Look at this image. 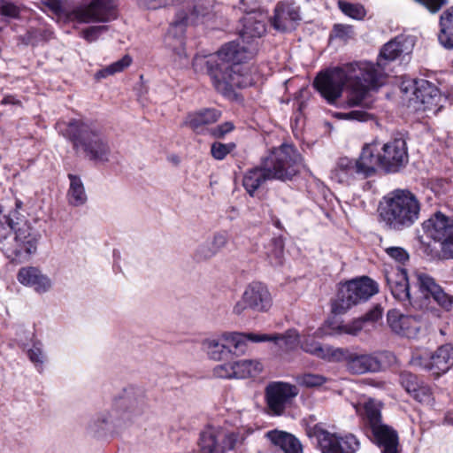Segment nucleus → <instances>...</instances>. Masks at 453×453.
<instances>
[{
	"mask_svg": "<svg viewBox=\"0 0 453 453\" xmlns=\"http://www.w3.org/2000/svg\"><path fill=\"white\" fill-rule=\"evenodd\" d=\"M208 13V12H205L203 10H200L199 6H195L194 12H192L191 16H205Z\"/></svg>",
	"mask_w": 453,
	"mask_h": 453,
	"instance_id": "052dcab7",
	"label": "nucleus"
},
{
	"mask_svg": "<svg viewBox=\"0 0 453 453\" xmlns=\"http://www.w3.org/2000/svg\"><path fill=\"white\" fill-rule=\"evenodd\" d=\"M267 17L261 12L247 13L242 19V27L239 32L243 43L251 44L256 38L265 33ZM257 52L253 45L241 46L238 42H231L225 44L217 53L208 58L196 57L193 66L196 69L206 65L213 86L225 96H232L236 88H246L252 84L251 76L246 72L241 63L251 58Z\"/></svg>",
	"mask_w": 453,
	"mask_h": 453,
	"instance_id": "f257e3e1",
	"label": "nucleus"
},
{
	"mask_svg": "<svg viewBox=\"0 0 453 453\" xmlns=\"http://www.w3.org/2000/svg\"><path fill=\"white\" fill-rule=\"evenodd\" d=\"M273 305V297L268 288L262 282L255 281L247 286L242 298L233 307L235 315H241L250 309L257 312H266Z\"/></svg>",
	"mask_w": 453,
	"mask_h": 453,
	"instance_id": "ddd939ff",
	"label": "nucleus"
},
{
	"mask_svg": "<svg viewBox=\"0 0 453 453\" xmlns=\"http://www.w3.org/2000/svg\"><path fill=\"white\" fill-rule=\"evenodd\" d=\"M381 316L382 310L380 307H375L368 311L364 317L354 319L348 324L339 326L338 333L357 335L365 328V324L375 323L381 318Z\"/></svg>",
	"mask_w": 453,
	"mask_h": 453,
	"instance_id": "473e14b6",
	"label": "nucleus"
},
{
	"mask_svg": "<svg viewBox=\"0 0 453 453\" xmlns=\"http://www.w3.org/2000/svg\"><path fill=\"white\" fill-rule=\"evenodd\" d=\"M343 352L340 360H346L347 369L353 374L377 372L381 369V363L375 355L349 353L344 349Z\"/></svg>",
	"mask_w": 453,
	"mask_h": 453,
	"instance_id": "5701e85b",
	"label": "nucleus"
},
{
	"mask_svg": "<svg viewBox=\"0 0 453 453\" xmlns=\"http://www.w3.org/2000/svg\"><path fill=\"white\" fill-rule=\"evenodd\" d=\"M360 175L369 177L382 169V152L378 142L365 145L357 159Z\"/></svg>",
	"mask_w": 453,
	"mask_h": 453,
	"instance_id": "393cba45",
	"label": "nucleus"
},
{
	"mask_svg": "<svg viewBox=\"0 0 453 453\" xmlns=\"http://www.w3.org/2000/svg\"><path fill=\"white\" fill-rule=\"evenodd\" d=\"M220 111L216 109H203L190 112L187 115L184 125L197 134H203L210 129L208 126L217 122L220 118Z\"/></svg>",
	"mask_w": 453,
	"mask_h": 453,
	"instance_id": "c85d7f7f",
	"label": "nucleus"
},
{
	"mask_svg": "<svg viewBox=\"0 0 453 453\" xmlns=\"http://www.w3.org/2000/svg\"><path fill=\"white\" fill-rule=\"evenodd\" d=\"M384 251L389 257L400 264H404L410 257L409 253L399 246H385Z\"/></svg>",
	"mask_w": 453,
	"mask_h": 453,
	"instance_id": "8fccbe9b",
	"label": "nucleus"
},
{
	"mask_svg": "<svg viewBox=\"0 0 453 453\" xmlns=\"http://www.w3.org/2000/svg\"><path fill=\"white\" fill-rule=\"evenodd\" d=\"M380 208L381 220L391 229L411 226L419 217L420 203L408 189H395L384 197Z\"/></svg>",
	"mask_w": 453,
	"mask_h": 453,
	"instance_id": "423d86ee",
	"label": "nucleus"
},
{
	"mask_svg": "<svg viewBox=\"0 0 453 453\" xmlns=\"http://www.w3.org/2000/svg\"><path fill=\"white\" fill-rule=\"evenodd\" d=\"M375 441L383 447V453H398V436L395 431L387 434L381 438H375Z\"/></svg>",
	"mask_w": 453,
	"mask_h": 453,
	"instance_id": "37998d69",
	"label": "nucleus"
},
{
	"mask_svg": "<svg viewBox=\"0 0 453 453\" xmlns=\"http://www.w3.org/2000/svg\"><path fill=\"white\" fill-rule=\"evenodd\" d=\"M3 104H12V98L10 96H6L2 101Z\"/></svg>",
	"mask_w": 453,
	"mask_h": 453,
	"instance_id": "e2e57ef3",
	"label": "nucleus"
},
{
	"mask_svg": "<svg viewBox=\"0 0 453 453\" xmlns=\"http://www.w3.org/2000/svg\"><path fill=\"white\" fill-rule=\"evenodd\" d=\"M228 239L229 236L226 231L215 233L211 240L196 249L195 253L196 259L200 261L211 259L227 245Z\"/></svg>",
	"mask_w": 453,
	"mask_h": 453,
	"instance_id": "7c9ffc66",
	"label": "nucleus"
},
{
	"mask_svg": "<svg viewBox=\"0 0 453 453\" xmlns=\"http://www.w3.org/2000/svg\"><path fill=\"white\" fill-rule=\"evenodd\" d=\"M0 13L9 18H16L19 13V10L12 3L1 1Z\"/></svg>",
	"mask_w": 453,
	"mask_h": 453,
	"instance_id": "6e6d98bb",
	"label": "nucleus"
},
{
	"mask_svg": "<svg viewBox=\"0 0 453 453\" xmlns=\"http://www.w3.org/2000/svg\"><path fill=\"white\" fill-rule=\"evenodd\" d=\"M65 134L78 151L90 160L104 163L109 160L111 150L104 135L92 124L81 119L71 120Z\"/></svg>",
	"mask_w": 453,
	"mask_h": 453,
	"instance_id": "0eeeda50",
	"label": "nucleus"
},
{
	"mask_svg": "<svg viewBox=\"0 0 453 453\" xmlns=\"http://www.w3.org/2000/svg\"><path fill=\"white\" fill-rule=\"evenodd\" d=\"M140 4L148 9L156 10L175 4L178 0H139Z\"/></svg>",
	"mask_w": 453,
	"mask_h": 453,
	"instance_id": "5fc2aeb1",
	"label": "nucleus"
},
{
	"mask_svg": "<svg viewBox=\"0 0 453 453\" xmlns=\"http://www.w3.org/2000/svg\"><path fill=\"white\" fill-rule=\"evenodd\" d=\"M235 148V144L233 142L230 143H222V142H213L211 147V156L217 160L224 159Z\"/></svg>",
	"mask_w": 453,
	"mask_h": 453,
	"instance_id": "09e8293b",
	"label": "nucleus"
},
{
	"mask_svg": "<svg viewBox=\"0 0 453 453\" xmlns=\"http://www.w3.org/2000/svg\"><path fill=\"white\" fill-rule=\"evenodd\" d=\"M15 205H16V209H15L14 211H11V212H10V214H9L8 216H10V215H15V217H17V218L20 219L21 220H23V221H26V222L29 223L27 220H26V219H24V217H19V216L18 215V210H19V209L22 207V202H21V201H19V200H16V202H15Z\"/></svg>",
	"mask_w": 453,
	"mask_h": 453,
	"instance_id": "bf43d9fd",
	"label": "nucleus"
},
{
	"mask_svg": "<svg viewBox=\"0 0 453 453\" xmlns=\"http://www.w3.org/2000/svg\"><path fill=\"white\" fill-rule=\"evenodd\" d=\"M300 153L290 144H281L261 159L260 165L246 172L242 185L251 196L266 181L291 180L302 165Z\"/></svg>",
	"mask_w": 453,
	"mask_h": 453,
	"instance_id": "20e7f679",
	"label": "nucleus"
},
{
	"mask_svg": "<svg viewBox=\"0 0 453 453\" xmlns=\"http://www.w3.org/2000/svg\"><path fill=\"white\" fill-rule=\"evenodd\" d=\"M382 152V170L387 173H396L404 167L409 156L406 142L403 139H395L380 147Z\"/></svg>",
	"mask_w": 453,
	"mask_h": 453,
	"instance_id": "6ab92c4d",
	"label": "nucleus"
},
{
	"mask_svg": "<svg viewBox=\"0 0 453 453\" xmlns=\"http://www.w3.org/2000/svg\"><path fill=\"white\" fill-rule=\"evenodd\" d=\"M296 386L284 381H272L265 388L267 412L272 416H281L298 395Z\"/></svg>",
	"mask_w": 453,
	"mask_h": 453,
	"instance_id": "f8f14e48",
	"label": "nucleus"
},
{
	"mask_svg": "<svg viewBox=\"0 0 453 453\" xmlns=\"http://www.w3.org/2000/svg\"><path fill=\"white\" fill-rule=\"evenodd\" d=\"M314 435L322 453H356L360 446L353 434L340 436L319 426L314 427Z\"/></svg>",
	"mask_w": 453,
	"mask_h": 453,
	"instance_id": "dca6fc26",
	"label": "nucleus"
},
{
	"mask_svg": "<svg viewBox=\"0 0 453 453\" xmlns=\"http://www.w3.org/2000/svg\"><path fill=\"white\" fill-rule=\"evenodd\" d=\"M387 317L388 326L394 333L408 338L418 335L421 323L417 317L404 315L396 310L389 311Z\"/></svg>",
	"mask_w": 453,
	"mask_h": 453,
	"instance_id": "4be33fe9",
	"label": "nucleus"
},
{
	"mask_svg": "<svg viewBox=\"0 0 453 453\" xmlns=\"http://www.w3.org/2000/svg\"><path fill=\"white\" fill-rule=\"evenodd\" d=\"M73 18L79 22H108L116 18L112 0H82L73 11Z\"/></svg>",
	"mask_w": 453,
	"mask_h": 453,
	"instance_id": "2eb2a0df",
	"label": "nucleus"
},
{
	"mask_svg": "<svg viewBox=\"0 0 453 453\" xmlns=\"http://www.w3.org/2000/svg\"><path fill=\"white\" fill-rule=\"evenodd\" d=\"M381 403L373 399H369L364 404L365 418L374 439L381 438V436L395 431L381 423Z\"/></svg>",
	"mask_w": 453,
	"mask_h": 453,
	"instance_id": "a878e982",
	"label": "nucleus"
},
{
	"mask_svg": "<svg viewBox=\"0 0 453 453\" xmlns=\"http://www.w3.org/2000/svg\"><path fill=\"white\" fill-rule=\"evenodd\" d=\"M21 285L33 288L38 294L49 292L52 288L51 279L37 266H23L17 273Z\"/></svg>",
	"mask_w": 453,
	"mask_h": 453,
	"instance_id": "412c9836",
	"label": "nucleus"
},
{
	"mask_svg": "<svg viewBox=\"0 0 453 453\" xmlns=\"http://www.w3.org/2000/svg\"><path fill=\"white\" fill-rule=\"evenodd\" d=\"M334 117L338 119L366 122L372 119V115L365 110H353L349 112H335Z\"/></svg>",
	"mask_w": 453,
	"mask_h": 453,
	"instance_id": "c03bdc74",
	"label": "nucleus"
},
{
	"mask_svg": "<svg viewBox=\"0 0 453 453\" xmlns=\"http://www.w3.org/2000/svg\"><path fill=\"white\" fill-rule=\"evenodd\" d=\"M68 178L70 180V186L66 196L68 203L75 207L85 204L88 196L81 180L73 174H69Z\"/></svg>",
	"mask_w": 453,
	"mask_h": 453,
	"instance_id": "f704fd0d",
	"label": "nucleus"
},
{
	"mask_svg": "<svg viewBox=\"0 0 453 453\" xmlns=\"http://www.w3.org/2000/svg\"><path fill=\"white\" fill-rule=\"evenodd\" d=\"M355 174H360L357 160L348 157L340 158L333 171L334 178L339 182H345Z\"/></svg>",
	"mask_w": 453,
	"mask_h": 453,
	"instance_id": "4c0bfd02",
	"label": "nucleus"
},
{
	"mask_svg": "<svg viewBox=\"0 0 453 453\" xmlns=\"http://www.w3.org/2000/svg\"><path fill=\"white\" fill-rule=\"evenodd\" d=\"M214 377L225 380H234V361L217 365L212 369Z\"/></svg>",
	"mask_w": 453,
	"mask_h": 453,
	"instance_id": "de8ad7c7",
	"label": "nucleus"
},
{
	"mask_svg": "<svg viewBox=\"0 0 453 453\" xmlns=\"http://www.w3.org/2000/svg\"><path fill=\"white\" fill-rule=\"evenodd\" d=\"M411 396L420 403L428 406H432L434 402L431 388L424 383L418 385L416 391L411 394Z\"/></svg>",
	"mask_w": 453,
	"mask_h": 453,
	"instance_id": "a18cd8bd",
	"label": "nucleus"
},
{
	"mask_svg": "<svg viewBox=\"0 0 453 453\" xmlns=\"http://www.w3.org/2000/svg\"><path fill=\"white\" fill-rule=\"evenodd\" d=\"M377 292V283L368 277L349 280L340 288L332 311L335 314H343L352 306L367 301Z\"/></svg>",
	"mask_w": 453,
	"mask_h": 453,
	"instance_id": "6e6552de",
	"label": "nucleus"
},
{
	"mask_svg": "<svg viewBox=\"0 0 453 453\" xmlns=\"http://www.w3.org/2000/svg\"><path fill=\"white\" fill-rule=\"evenodd\" d=\"M400 381L402 386L411 395L420 384L418 378L410 372H403L400 376Z\"/></svg>",
	"mask_w": 453,
	"mask_h": 453,
	"instance_id": "3c124183",
	"label": "nucleus"
},
{
	"mask_svg": "<svg viewBox=\"0 0 453 453\" xmlns=\"http://www.w3.org/2000/svg\"><path fill=\"white\" fill-rule=\"evenodd\" d=\"M27 357L37 371L42 372L43 370L46 356L43 352V346L42 342H35L32 347L27 349Z\"/></svg>",
	"mask_w": 453,
	"mask_h": 453,
	"instance_id": "a19ab883",
	"label": "nucleus"
},
{
	"mask_svg": "<svg viewBox=\"0 0 453 453\" xmlns=\"http://www.w3.org/2000/svg\"><path fill=\"white\" fill-rule=\"evenodd\" d=\"M299 345L303 351L327 361H339L344 356L342 349L322 346L319 342L310 337L303 341L300 340Z\"/></svg>",
	"mask_w": 453,
	"mask_h": 453,
	"instance_id": "c756f323",
	"label": "nucleus"
},
{
	"mask_svg": "<svg viewBox=\"0 0 453 453\" xmlns=\"http://www.w3.org/2000/svg\"><path fill=\"white\" fill-rule=\"evenodd\" d=\"M411 101L417 111L436 113L441 108L440 90L426 80L416 81Z\"/></svg>",
	"mask_w": 453,
	"mask_h": 453,
	"instance_id": "f3484780",
	"label": "nucleus"
},
{
	"mask_svg": "<svg viewBox=\"0 0 453 453\" xmlns=\"http://www.w3.org/2000/svg\"><path fill=\"white\" fill-rule=\"evenodd\" d=\"M315 334H316V336H318V337H319V336H320V334L319 333V331L315 332Z\"/></svg>",
	"mask_w": 453,
	"mask_h": 453,
	"instance_id": "0e129e2a",
	"label": "nucleus"
},
{
	"mask_svg": "<svg viewBox=\"0 0 453 453\" xmlns=\"http://www.w3.org/2000/svg\"><path fill=\"white\" fill-rule=\"evenodd\" d=\"M132 62L129 56L126 55L121 59L111 64L104 69H101L96 73V79L106 78L109 75H113L117 73L122 72L125 68L128 67Z\"/></svg>",
	"mask_w": 453,
	"mask_h": 453,
	"instance_id": "ea45409f",
	"label": "nucleus"
},
{
	"mask_svg": "<svg viewBox=\"0 0 453 453\" xmlns=\"http://www.w3.org/2000/svg\"><path fill=\"white\" fill-rule=\"evenodd\" d=\"M338 6L345 15L354 19H363L366 14L364 6L358 4H350L343 1H339Z\"/></svg>",
	"mask_w": 453,
	"mask_h": 453,
	"instance_id": "79ce46f5",
	"label": "nucleus"
},
{
	"mask_svg": "<svg viewBox=\"0 0 453 453\" xmlns=\"http://www.w3.org/2000/svg\"><path fill=\"white\" fill-rule=\"evenodd\" d=\"M385 277L393 296L404 304L411 303L407 272L397 266L386 272Z\"/></svg>",
	"mask_w": 453,
	"mask_h": 453,
	"instance_id": "b1692460",
	"label": "nucleus"
},
{
	"mask_svg": "<svg viewBox=\"0 0 453 453\" xmlns=\"http://www.w3.org/2000/svg\"><path fill=\"white\" fill-rule=\"evenodd\" d=\"M438 40L446 49H453V5L440 17Z\"/></svg>",
	"mask_w": 453,
	"mask_h": 453,
	"instance_id": "72a5a7b5",
	"label": "nucleus"
},
{
	"mask_svg": "<svg viewBox=\"0 0 453 453\" xmlns=\"http://www.w3.org/2000/svg\"><path fill=\"white\" fill-rule=\"evenodd\" d=\"M45 5L54 13L60 14L63 12L62 4L59 0H47Z\"/></svg>",
	"mask_w": 453,
	"mask_h": 453,
	"instance_id": "13d9d810",
	"label": "nucleus"
},
{
	"mask_svg": "<svg viewBox=\"0 0 453 453\" xmlns=\"http://www.w3.org/2000/svg\"><path fill=\"white\" fill-rule=\"evenodd\" d=\"M107 28L108 27L104 25L89 27L82 30L81 35L85 40L91 42L96 41Z\"/></svg>",
	"mask_w": 453,
	"mask_h": 453,
	"instance_id": "603ef678",
	"label": "nucleus"
},
{
	"mask_svg": "<svg viewBox=\"0 0 453 453\" xmlns=\"http://www.w3.org/2000/svg\"><path fill=\"white\" fill-rule=\"evenodd\" d=\"M334 32L336 37L346 39L347 37L349 36V34L351 33V27L338 24L334 26Z\"/></svg>",
	"mask_w": 453,
	"mask_h": 453,
	"instance_id": "4d7b16f0",
	"label": "nucleus"
},
{
	"mask_svg": "<svg viewBox=\"0 0 453 453\" xmlns=\"http://www.w3.org/2000/svg\"><path fill=\"white\" fill-rule=\"evenodd\" d=\"M416 283L422 295L431 296L445 311H450L453 306V296L447 294L435 280L423 272L414 273Z\"/></svg>",
	"mask_w": 453,
	"mask_h": 453,
	"instance_id": "aec40b11",
	"label": "nucleus"
},
{
	"mask_svg": "<svg viewBox=\"0 0 453 453\" xmlns=\"http://www.w3.org/2000/svg\"><path fill=\"white\" fill-rule=\"evenodd\" d=\"M444 424L453 426V413L448 412L444 417Z\"/></svg>",
	"mask_w": 453,
	"mask_h": 453,
	"instance_id": "680f3d73",
	"label": "nucleus"
},
{
	"mask_svg": "<svg viewBox=\"0 0 453 453\" xmlns=\"http://www.w3.org/2000/svg\"><path fill=\"white\" fill-rule=\"evenodd\" d=\"M326 378L313 373H304L297 377L296 381L299 385L306 388L320 387L326 382Z\"/></svg>",
	"mask_w": 453,
	"mask_h": 453,
	"instance_id": "49530a36",
	"label": "nucleus"
},
{
	"mask_svg": "<svg viewBox=\"0 0 453 453\" xmlns=\"http://www.w3.org/2000/svg\"><path fill=\"white\" fill-rule=\"evenodd\" d=\"M250 342H273L275 345L285 350L295 349L300 343V335L297 330L290 328L283 334H255L250 333Z\"/></svg>",
	"mask_w": 453,
	"mask_h": 453,
	"instance_id": "bb28decb",
	"label": "nucleus"
},
{
	"mask_svg": "<svg viewBox=\"0 0 453 453\" xmlns=\"http://www.w3.org/2000/svg\"><path fill=\"white\" fill-rule=\"evenodd\" d=\"M263 370L257 360L242 359L234 361V380H243L257 376Z\"/></svg>",
	"mask_w": 453,
	"mask_h": 453,
	"instance_id": "e433bc0d",
	"label": "nucleus"
},
{
	"mask_svg": "<svg viewBox=\"0 0 453 453\" xmlns=\"http://www.w3.org/2000/svg\"><path fill=\"white\" fill-rule=\"evenodd\" d=\"M265 258L273 267H278L284 263V242L281 238H273L265 246Z\"/></svg>",
	"mask_w": 453,
	"mask_h": 453,
	"instance_id": "c9c22d12",
	"label": "nucleus"
},
{
	"mask_svg": "<svg viewBox=\"0 0 453 453\" xmlns=\"http://www.w3.org/2000/svg\"><path fill=\"white\" fill-rule=\"evenodd\" d=\"M250 333L226 332L219 335L205 338L202 342V349L208 357L214 361L224 359L233 349L244 351L245 344L250 341Z\"/></svg>",
	"mask_w": 453,
	"mask_h": 453,
	"instance_id": "9d476101",
	"label": "nucleus"
},
{
	"mask_svg": "<svg viewBox=\"0 0 453 453\" xmlns=\"http://www.w3.org/2000/svg\"><path fill=\"white\" fill-rule=\"evenodd\" d=\"M411 364L428 370L438 377L453 366V345H441L432 355L426 351H416L411 356Z\"/></svg>",
	"mask_w": 453,
	"mask_h": 453,
	"instance_id": "9b49d317",
	"label": "nucleus"
},
{
	"mask_svg": "<svg viewBox=\"0 0 453 453\" xmlns=\"http://www.w3.org/2000/svg\"><path fill=\"white\" fill-rule=\"evenodd\" d=\"M383 73L372 63L355 62L334 66L320 72L314 80V87L326 102L334 104L347 86V105L371 109L370 91L383 83Z\"/></svg>",
	"mask_w": 453,
	"mask_h": 453,
	"instance_id": "f03ea898",
	"label": "nucleus"
},
{
	"mask_svg": "<svg viewBox=\"0 0 453 453\" xmlns=\"http://www.w3.org/2000/svg\"><path fill=\"white\" fill-rule=\"evenodd\" d=\"M244 440V434L240 432L223 433L208 428L201 433L199 444L203 453H226L242 444Z\"/></svg>",
	"mask_w": 453,
	"mask_h": 453,
	"instance_id": "4468645a",
	"label": "nucleus"
},
{
	"mask_svg": "<svg viewBox=\"0 0 453 453\" xmlns=\"http://www.w3.org/2000/svg\"><path fill=\"white\" fill-rule=\"evenodd\" d=\"M422 228L429 238L439 243L440 258H453V219L436 212L423 222Z\"/></svg>",
	"mask_w": 453,
	"mask_h": 453,
	"instance_id": "1a4fd4ad",
	"label": "nucleus"
},
{
	"mask_svg": "<svg viewBox=\"0 0 453 453\" xmlns=\"http://www.w3.org/2000/svg\"><path fill=\"white\" fill-rule=\"evenodd\" d=\"M234 129V124L232 122H225L216 127L210 129V134L216 138L224 137L226 134Z\"/></svg>",
	"mask_w": 453,
	"mask_h": 453,
	"instance_id": "864d4df0",
	"label": "nucleus"
},
{
	"mask_svg": "<svg viewBox=\"0 0 453 453\" xmlns=\"http://www.w3.org/2000/svg\"><path fill=\"white\" fill-rule=\"evenodd\" d=\"M147 407L144 392L141 388L129 387L113 399L110 410L101 411L93 417L87 426V431L95 437L106 434H119L130 426Z\"/></svg>",
	"mask_w": 453,
	"mask_h": 453,
	"instance_id": "7ed1b4c3",
	"label": "nucleus"
},
{
	"mask_svg": "<svg viewBox=\"0 0 453 453\" xmlns=\"http://www.w3.org/2000/svg\"><path fill=\"white\" fill-rule=\"evenodd\" d=\"M403 46L401 42L397 39L391 40L386 43L380 53V62L378 65H381V61H394L403 53Z\"/></svg>",
	"mask_w": 453,
	"mask_h": 453,
	"instance_id": "58836bf2",
	"label": "nucleus"
},
{
	"mask_svg": "<svg viewBox=\"0 0 453 453\" xmlns=\"http://www.w3.org/2000/svg\"><path fill=\"white\" fill-rule=\"evenodd\" d=\"M189 19L185 12H178L165 37V46L175 53V61H178L179 67H184L188 63L184 49L183 34Z\"/></svg>",
	"mask_w": 453,
	"mask_h": 453,
	"instance_id": "a211bd4d",
	"label": "nucleus"
},
{
	"mask_svg": "<svg viewBox=\"0 0 453 453\" xmlns=\"http://www.w3.org/2000/svg\"><path fill=\"white\" fill-rule=\"evenodd\" d=\"M299 19L300 14L296 7L280 3L275 7L272 26L278 31L286 32L294 29Z\"/></svg>",
	"mask_w": 453,
	"mask_h": 453,
	"instance_id": "cd10ccee",
	"label": "nucleus"
},
{
	"mask_svg": "<svg viewBox=\"0 0 453 453\" xmlns=\"http://www.w3.org/2000/svg\"><path fill=\"white\" fill-rule=\"evenodd\" d=\"M41 239L39 230L15 215L0 220V250L12 264L29 262L37 253Z\"/></svg>",
	"mask_w": 453,
	"mask_h": 453,
	"instance_id": "39448f33",
	"label": "nucleus"
},
{
	"mask_svg": "<svg viewBox=\"0 0 453 453\" xmlns=\"http://www.w3.org/2000/svg\"><path fill=\"white\" fill-rule=\"evenodd\" d=\"M265 437L284 453H303L300 441L292 434L280 430L269 431Z\"/></svg>",
	"mask_w": 453,
	"mask_h": 453,
	"instance_id": "2f4dec72",
	"label": "nucleus"
}]
</instances>
